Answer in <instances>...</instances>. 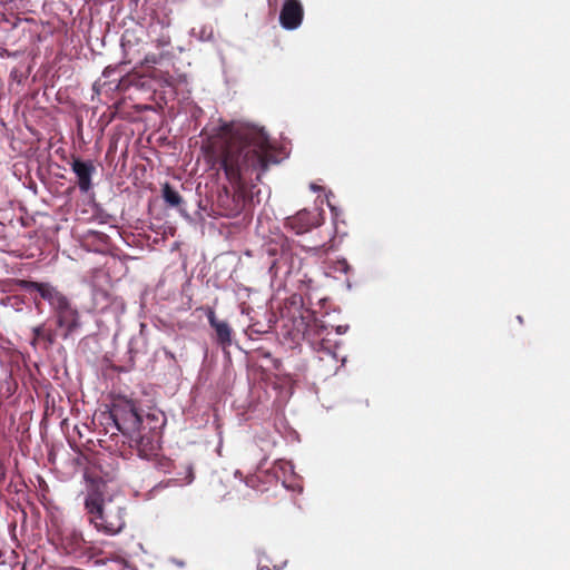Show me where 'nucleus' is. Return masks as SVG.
I'll return each instance as SVG.
<instances>
[{"label": "nucleus", "instance_id": "obj_1", "mask_svg": "<svg viewBox=\"0 0 570 570\" xmlns=\"http://www.w3.org/2000/svg\"><path fill=\"white\" fill-rule=\"evenodd\" d=\"M210 148L215 163L233 186V190L223 187L218 191L215 206L219 215L236 217L252 202L248 185L255 186L272 165L279 163L277 149L263 128L232 124L219 127Z\"/></svg>", "mask_w": 570, "mask_h": 570}, {"label": "nucleus", "instance_id": "obj_2", "mask_svg": "<svg viewBox=\"0 0 570 570\" xmlns=\"http://www.w3.org/2000/svg\"><path fill=\"white\" fill-rule=\"evenodd\" d=\"M17 286L29 294L36 292L40 298L46 301L56 320V326L61 331L60 337L68 340L80 328V314L70 299L50 283L19 279Z\"/></svg>", "mask_w": 570, "mask_h": 570}, {"label": "nucleus", "instance_id": "obj_3", "mask_svg": "<svg viewBox=\"0 0 570 570\" xmlns=\"http://www.w3.org/2000/svg\"><path fill=\"white\" fill-rule=\"evenodd\" d=\"M89 522L99 532L107 535L119 533L126 525L125 509L111 500L105 501L100 494L91 493L85 500Z\"/></svg>", "mask_w": 570, "mask_h": 570}, {"label": "nucleus", "instance_id": "obj_4", "mask_svg": "<svg viewBox=\"0 0 570 570\" xmlns=\"http://www.w3.org/2000/svg\"><path fill=\"white\" fill-rule=\"evenodd\" d=\"M109 419L115 429L126 438L135 436L140 429H146V424L154 420L149 415L145 420L137 403L128 399H118L112 403Z\"/></svg>", "mask_w": 570, "mask_h": 570}, {"label": "nucleus", "instance_id": "obj_5", "mask_svg": "<svg viewBox=\"0 0 570 570\" xmlns=\"http://www.w3.org/2000/svg\"><path fill=\"white\" fill-rule=\"evenodd\" d=\"M130 446L135 445L139 456L144 459L157 458L160 450V431L154 426L140 429L135 436L128 438Z\"/></svg>", "mask_w": 570, "mask_h": 570}, {"label": "nucleus", "instance_id": "obj_6", "mask_svg": "<svg viewBox=\"0 0 570 570\" xmlns=\"http://www.w3.org/2000/svg\"><path fill=\"white\" fill-rule=\"evenodd\" d=\"M60 546L62 550L75 558L90 557L89 542L83 539L82 533L75 528H66L60 533Z\"/></svg>", "mask_w": 570, "mask_h": 570}, {"label": "nucleus", "instance_id": "obj_7", "mask_svg": "<svg viewBox=\"0 0 570 570\" xmlns=\"http://www.w3.org/2000/svg\"><path fill=\"white\" fill-rule=\"evenodd\" d=\"M304 18V8L299 0H285L279 12V23L286 30L297 29Z\"/></svg>", "mask_w": 570, "mask_h": 570}, {"label": "nucleus", "instance_id": "obj_8", "mask_svg": "<svg viewBox=\"0 0 570 570\" xmlns=\"http://www.w3.org/2000/svg\"><path fill=\"white\" fill-rule=\"evenodd\" d=\"M320 224V214L308 212L306 209L299 210L294 216L287 217L285 222V226L297 235L305 234Z\"/></svg>", "mask_w": 570, "mask_h": 570}, {"label": "nucleus", "instance_id": "obj_9", "mask_svg": "<svg viewBox=\"0 0 570 570\" xmlns=\"http://www.w3.org/2000/svg\"><path fill=\"white\" fill-rule=\"evenodd\" d=\"M58 335H60V333L56 330L47 327L46 324H40L32 328V338L30 344L35 350L41 348L43 351H48L56 343Z\"/></svg>", "mask_w": 570, "mask_h": 570}, {"label": "nucleus", "instance_id": "obj_10", "mask_svg": "<svg viewBox=\"0 0 570 570\" xmlns=\"http://www.w3.org/2000/svg\"><path fill=\"white\" fill-rule=\"evenodd\" d=\"M71 169L78 178V186L82 193H87L92 184L91 176L96 168L91 161H83L79 158H73L71 161Z\"/></svg>", "mask_w": 570, "mask_h": 570}, {"label": "nucleus", "instance_id": "obj_11", "mask_svg": "<svg viewBox=\"0 0 570 570\" xmlns=\"http://www.w3.org/2000/svg\"><path fill=\"white\" fill-rule=\"evenodd\" d=\"M206 316L209 325L215 330L217 343L223 347L229 346L232 344V328L229 324L225 321H219L216 317L215 311L210 307L207 308Z\"/></svg>", "mask_w": 570, "mask_h": 570}, {"label": "nucleus", "instance_id": "obj_12", "mask_svg": "<svg viewBox=\"0 0 570 570\" xmlns=\"http://www.w3.org/2000/svg\"><path fill=\"white\" fill-rule=\"evenodd\" d=\"M116 460L108 456L106 458H98L97 459V466L100 469L102 473V478L106 481H111L116 478V471L117 469L114 466V462Z\"/></svg>", "mask_w": 570, "mask_h": 570}, {"label": "nucleus", "instance_id": "obj_13", "mask_svg": "<svg viewBox=\"0 0 570 570\" xmlns=\"http://www.w3.org/2000/svg\"><path fill=\"white\" fill-rule=\"evenodd\" d=\"M163 198L170 207H179L183 204V198L168 183L163 186Z\"/></svg>", "mask_w": 570, "mask_h": 570}, {"label": "nucleus", "instance_id": "obj_14", "mask_svg": "<svg viewBox=\"0 0 570 570\" xmlns=\"http://www.w3.org/2000/svg\"><path fill=\"white\" fill-rule=\"evenodd\" d=\"M193 480H194L193 466L187 464V465L184 466V471L183 472L178 473L177 476L171 478V479L168 480L167 485L168 484H173V485H176V487H181V485L191 483Z\"/></svg>", "mask_w": 570, "mask_h": 570}, {"label": "nucleus", "instance_id": "obj_15", "mask_svg": "<svg viewBox=\"0 0 570 570\" xmlns=\"http://www.w3.org/2000/svg\"><path fill=\"white\" fill-rule=\"evenodd\" d=\"M155 460V466L164 472V473H170L171 472V469L174 466V463L170 459H167V458H164V456H159V454L157 455V458H154Z\"/></svg>", "mask_w": 570, "mask_h": 570}, {"label": "nucleus", "instance_id": "obj_16", "mask_svg": "<svg viewBox=\"0 0 570 570\" xmlns=\"http://www.w3.org/2000/svg\"><path fill=\"white\" fill-rule=\"evenodd\" d=\"M145 62L147 65H157L159 62V57L157 55H147L145 57Z\"/></svg>", "mask_w": 570, "mask_h": 570}, {"label": "nucleus", "instance_id": "obj_17", "mask_svg": "<svg viewBox=\"0 0 570 570\" xmlns=\"http://www.w3.org/2000/svg\"><path fill=\"white\" fill-rule=\"evenodd\" d=\"M33 302L36 304V307H39L40 303L38 302L37 297L33 298Z\"/></svg>", "mask_w": 570, "mask_h": 570}]
</instances>
